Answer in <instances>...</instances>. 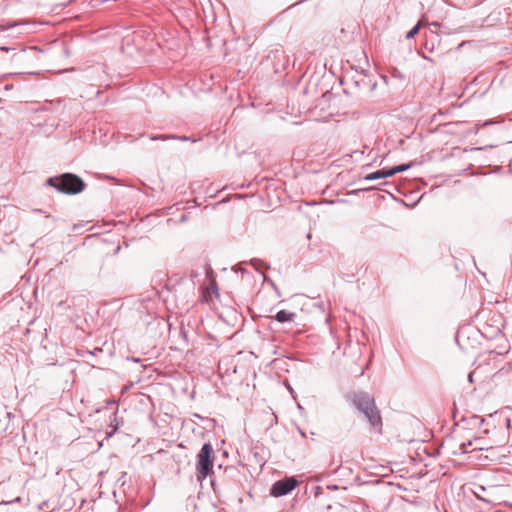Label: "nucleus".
Returning <instances> with one entry per match:
<instances>
[{"instance_id": "7ed1b4c3", "label": "nucleus", "mask_w": 512, "mask_h": 512, "mask_svg": "<svg viewBox=\"0 0 512 512\" xmlns=\"http://www.w3.org/2000/svg\"><path fill=\"white\" fill-rule=\"evenodd\" d=\"M214 455L211 444L206 443L202 446L197 455V478L205 479L213 470Z\"/></svg>"}, {"instance_id": "423d86ee", "label": "nucleus", "mask_w": 512, "mask_h": 512, "mask_svg": "<svg viewBox=\"0 0 512 512\" xmlns=\"http://www.w3.org/2000/svg\"><path fill=\"white\" fill-rule=\"evenodd\" d=\"M390 177L388 169L378 170L376 172L370 173L364 177L365 180L371 181L376 179L388 178Z\"/></svg>"}, {"instance_id": "0eeeda50", "label": "nucleus", "mask_w": 512, "mask_h": 512, "mask_svg": "<svg viewBox=\"0 0 512 512\" xmlns=\"http://www.w3.org/2000/svg\"><path fill=\"white\" fill-rule=\"evenodd\" d=\"M294 317H295L294 313H291V312H288L285 310L279 311L276 315L277 321H279L281 323L293 321Z\"/></svg>"}, {"instance_id": "6e6552de", "label": "nucleus", "mask_w": 512, "mask_h": 512, "mask_svg": "<svg viewBox=\"0 0 512 512\" xmlns=\"http://www.w3.org/2000/svg\"><path fill=\"white\" fill-rule=\"evenodd\" d=\"M217 295V285L214 281H212L209 286L206 287L204 298L206 301H209L212 299V295Z\"/></svg>"}, {"instance_id": "1a4fd4ad", "label": "nucleus", "mask_w": 512, "mask_h": 512, "mask_svg": "<svg viewBox=\"0 0 512 512\" xmlns=\"http://www.w3.org/2000/svg\"><path fill=\"white\" fill-rule=\"evenodd\" d=\"M424 25H426V22L424 20H420L416 26H414L407 34H406V38L407 39H411L413 38L415 35L418 34L419 30L421 27H423Z\"/></svg>"}, {"instance_id": "39448f33", "label": "nucleus", "mask_w": 512, "mask_h": 512, "mask_svg": "<svg viewBox=\"0 0 512 512\" xmlns=\"http://www.w3.org/2000/svg\"><path fill=\"white\" fill-rule=\"evenodd\" d=\"M461 449L464 453L473 452L476 450H486L490 452V455H486L485 458H493V447L488 446L486 441L482 438H475L473 441H469L467 443H463L461 445Z\"/></svg>"}, {"instance_id": "9d476101", "label": "nucleus", "mask_w": 512, "mask_h": 512, "mask_svg": "<svg viewBox=\"0 0 512 512\" xmlns=\"http://www.w3.org/2000/svg\"><path fill=\"white\" fill-rule=\"evenodd\" d=\"M410 167H411L410 164H402V165L395 166L391 169H388V171H389L390 177H392L399 172L408 170Z\"/></svg>"}, {"instance_id": "f03ea898", "label": "nucleus", "mask_w": 512, "mask_h": 512, "mask_svg": "<svg viewBox=\"0 0 512 512\" xmlns=\"http://www.w3.org/2000/svg\"><path fill=\"white\" fill-rule=\"evenodd\" d=\"M47 183L65 194H78L85 188L83 180L75 174L65 173L59 177L49 178Z\"/></svg>"}, {"instance_id": "20e7f679", "label": "nucleus", "mask_w": 512, "mask_h": 512, "mask_svg": "<svg viewBox=\"0 0 512 512\" xmlns=\"http://www.w3.org/2000/svg\"><path fill=\"white\" fill-rule=\"evenodd\" d=\"M298 486V481L294 477H287L276 481L271 488V495L281 497L290 493Z\"/></svg>"}, {"instance_id": "f257e3e1", "label": "nucleus", "mask_w": 512, "mask_h": 512, "mask_svg": "<svg viewBox=\"0 0 512 512\" xmlns=\"http://www.w3.org/2000/svg\"><path fill=\"white\" fill-rule=\"evenodd\" d=\"M352 402L368 418L370 424L381 433L382 419L374 399L367 393L358 392L352 395Z\"/></svg>"}, {"instance_id": "9b49d317", "label": "nucleus", "mask_w": 512, "mask_h": 512, "mask_svg": "<svg viewBox=\"0 0 512 512\" xmlns=\"http://www.w3.org/2000/svg\"><path fill=\"white\" fill-rule=\"evenodd\" d=\"M0 50H2V51H8V50H9V48H8V47H0Z\"/></svg>"}]
</instances>
